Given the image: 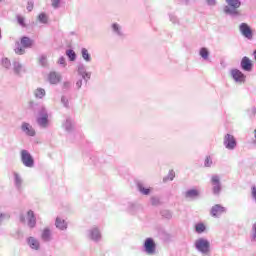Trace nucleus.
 <instances>
[{"mask_svg":"<svg viewBox=\"0 0 256 256\" xmlns=\"http://www.w3.org/2000/svg\"><path fill=\"white\" fill-rule=\"evenodd\" d=\"M16 45L17 47L15 48V53H17V55H23V53H25V49L33 47V40L24 36L21 38L20 43L17 42Z\"/></svg>","mask_w":256,"mask_h":256,"instance_id":"obj_1","label":"nucleus"},{"mask_svg":"<svg viewBox=\"0 0 256 256\" xmlns=\"http://www.w3.org/2000/svg\"><path fill=\"white\" fill-rule=\"evenodd\" d=\"M226 3L228 6H225L224 13H227L228 15H238L239 12L237 9L241 7V1L239 0H226Z\"/></svg>","mask_w":256,"mask_h":256,"instance_id":"obj_2","label":"nucleus"},{"mask_svg":"<svg viewBox=\"0 0 256 256\" xmlns=\"http://www.w3.org/2000/svg\"><path fill=\"white\" fill-rule=\"evenodd\" d=\"M21 161L25 167H33L35 161L33 160V156L27 150L21 151Z\"/></svg>","mask_w":256,"mask_h":256,"instance_id":"obj_3","label":"nucleus"},{"mask_svg":"<svg viewBox=\"0 0 256 256\" xmlns=\"http://www.w3.org/2000/svg\"><path fill=\"white\" fill-rule=\"evenodd\" d=\"M195 245H196V249H198V251H201V253H209V247H210L209 241L203 238H200L196 241Z\"/></svg>","mask_w":256,"mask_h":256,"instance_id":"obj_4","label":"nucleus"},{"mask_svg":"<svg viewBox=\"0 0 256 256\" xmlns=\"http://www.w3.org/2000/svg\"><path fill=\"white\" fill-rule=\"evenodd\" d=\"M211 184L213 187V194L219 195V193H221V180H220L219 176H217V175L212 176Z\"/></svg>","mask_w":256,"mask_h":256,"instance_id":"obj_5","label":"nucleus"},{"mask_svg":"<svg viewBox=\"0 0 256 256\" xmlns=\"http://www.w3.org/2000/svg\"><path fill=\"white\" fill-rule=\"evenodd\" d=\"M224 145L226 149H235L237 147V141H235V137L231 134H226L224 137Z\"/></svg>","mask_w":256,"mask_h":256,"instance_id":"obj_6","label":"nucleus"},{"mask_svg":"<svg viewBox=\"0 0 256 256\" xmlns=\"http://www.w3.org/2000/svg\"><path fill=\"white\" fill-rule=\"evenodd\" d=\"M155 241L152 238H147L144 243V249L148 255L155 253Z\"/></svg>","mask_w":256,"mask_h":256,"instance_id":"obj_7","label":"nucleus"},{"mask_svg":"<svg viewBox=\"0 0 256 256\" xmlns=\"http://www.w3.org/2000/svg\"><path fill=\"white\" fill-rule=\"evenodd\" d=\"M231 76L236 83H245L246 76L241 72V70L233 69L231 70Z\"/></svg>","mask_w":256,"mask_h":256,"instance_id":"obj_8","label":"nucleus"},{"mask_svg":"<svg viewBox=\"0 0 256 256\" xmlns=\"http://www.w3.org/2000/svg\"><path fill=\"white\" fill-rule=\"evenodd\" d=\"M226 211L227 210L225 209V207L221 206L220 204H216L211 208L210 214L212 215V217H221V215H223V213H225Z\"/></svg>","mask_w":256,"mask_h":256,"instance_id":"obj_9","label":"nucleus"},{"mask_svg":"<svg viewBox=\"0 0 256 256\" xmlns=\"http://www.w3.org/2000/svg\"><path fill=\"white\" fill-rule=\"evenodd\" d=\"M240 32L247 39H253V31H251V27H249V25H247V23H242L240 25Z\"/></svg>","mask_w":256,"mask_h":256,"instance_id":"obj_10","label":"nucleus"},{"mask_svg":"<svg viewBox=\"0 0 256 256\" xmlns=\"http://www.w3.org/2000/svg\"><path fill=\"white\" fill-rule=\"evenodd\" d=\"M241 67L243 71H252L253 70V61L249 57L244 56L241 60Z\"/></svg>","mask_w":256,"mask_h":256,"instance_id":"obj_11","label":"nucleus"},{"mask_svg":"<svg viewBox=\"0 0 256 256\" xmlns=\"http://www.w3.org/2000/svg\"><path fill=\"white\" fill-rule=\"evenodd\" d=\"M27 219H28V227L33 229L37 225V219L35 218V213L33 210H29L27 212Z\"/></svg>","mask_w":256,"mask_h":256,"instance_id":"obj_12","label":"nucleus"},{"mask_svg":"<svg viewBox=\"0 0 256 256\" xmlns=\"http://www.w3.org/2000/svg\"><path fill=\"white\" fill-rule=\"evenodd\" d=\"M48 81L51 85H57V83L61 82V75L56 72H50L48 75Z\"/></svg>","mask_w":256,"mask_h":256,"instance_id":"obj_13","label":"nucleus"},{"mask_svg":"<svg viewBox=\"0 0 256 256\" xmlns=\"http://www.w3.org/2000/svg\"><path fill=\"white\" fill-rule=\"evenodd\" d=\"M22 131H24V133H26V135H29L30 137H34L35 135V130L31 125H29V123L22 124Z\"/></svg>","mask_w":256,"mask_h":256,"instance_id":"obj_14","label":"nucleus"},{"mask_svg":"<svg viewBox=\"0 0 256 256\" xmlns=\"http://www.w3.org/2000/svg\"><path fill=\"white\" fill-rule=\"evenodd\" d=\"M28 245L31 249H35V251H38L40 247L39 240L35 239V237L28 238Z\"/></svg>","mask_w":256,"mask_h":256,"instance_id":"obj_15","label":"nucleus"},{"mask_svg":"<svg viewBox=\"0 0 256 256\" xmlns=\"http://www.w3.org/2000/svg\"><path fill=\"white\" fill-rule=\"evenodd\" d=\"M55 225L57 229H61V231H64V229H67V222H65V220L61 219L60 217L56 218Z\"/></svg>","mask_w":256,"mask_h":256,"instance_id":"obj_16","label":"nucleus"},{"mask_svg":"<svg viewBox=\"0 0 256 256\" xmlns=\"http://www.w3.org/2000/svg\"><path fill=\"white\" fill-rule=\"evenodd\" d=\"M48 115L47 113H44L41 115V117L38 118V125H41V127H47V123H48Z\"/></svg>","mask_w":256,"mask_h":256,"instance_id":"obj_17","label":"nucleus"},{"mask_svg":"<svg viewBox=\"0 0 256 256\" xmlns=\"http://www.w3.org/2000/svg\"><path fill=\"white\" fill-rule=\"evenodd\" d=\"M41 238L43 241H50L51 240V230L49 228H44L42 230Z\"/></svg>","mask_w":256,"mask_h":256,"instance_id":"obj_18","label":"nucleus"},{"mask_svg":"<svg viewBox=\"0 0 256 256\" xmlns=\"http://www.w3.org/2000/svg\"><path fill=\"white\" fill-rule=\"evenodd\" d=\"M90 237L94 241L101 239V233H99V229H97V228L92 229L90 232Z\"/></svg>","mask_w":256,"mask_h":256,"instance_id":"obj_19","label":"nucleus"},{"mask_svg":"<svg viewBox=\"0 0 256 256\" xmlns=\"http://www.w3.org/2000/svg\"><path fill=\"white\" fill-rule=\"evenodd\" d=\"M185 195L188 199H193V197H197V195H199V192L195 189L188 190Z\"/></svg>","mask_w":256,"mask_h":256,"instance_id":"obj_20","label":"nucleus"},{"mask_svg":"<svg viewBox=\"0 0 256 256\" xmlns=\"http://www.w3.org/2000/svg\"><path fill=\"white\" fill-rule=\"evenodd\" d=\"M200 56L202 59H209V50H207V48H201Z\"/></svg>","mask_w":256,"mask_h":256,"instance_id":"obj_21","label":"nucleus"},{"mask_svg":"<svg viewBox=\"0 0 256 256\" xmlns=\"http://www.w3.org/2000/svg\"><path fill=\"white\" fill-rule=\"evenodd\" d=\"M44 95H45V89H43V88H38L35 91V96L38 97V99H43Z\"/></svg>","mask_w":256,"mask_h":256,"instance_id":"obj_22","label":"nucleus"},{"mask_svg":"<svg viewBox=\"0 0 256 256\" xmlns=\"http://www.w3.org/2000/svg\"><path fill=\"white\" fill-rule=\"evenodd\" d=\"M195 229H196V232L203 233L205 231L206 227H205V224L198 223L195 225Z\"/></svg>","mask_w":256,"mask_h":256,"instance_id":"obj_23","label":"nucleus"},{"mask_svg":"<svg viewBox=\"0 0 256 256\" xmlns=\"http://www.w3.org/2000/svg\"><path fill=\"white\" fill-rule=\"evenodd\" d=\"M138 189L140 193H143V195H149V193H151V190L149 188L143 187V185H139Z\"/></svg>","mask_w":256,"mask_h":256,"instance_id":"obj_24","label":"nucleus"},{"mask_svg":"<svg viewBox=\"0 0 256 256\" xmlns=\"http://www.w3.org/2000/svg\"><path fill=\"white\" fill-rule=\"evenodd\" d=\"M82 57L85 61H91V56L89 55V51L87 49H82Z\"/></svg>","mask_w":256,"mask_h":256,"instance_id":"obj_25","label":"nucleus"},{"mask_svg":"<svg viewBox=\"0 0 256 256\" xmlns=\"http://www.w3.org/2000/svg\"><path fill=\"white\" fill-rule=\"evenodd\" d=\"M14 71L17 75H19V73H21V71H23V67L21 66V64L19 63H14Z\"/></svg>","mask_w":256,"mask_h":256,"instance_id":"obj_26","label":"nucleus"},{"mask_svg":"<svg viewBox=\"0 0 256 256\" xmlns=\"http://www.w3.org/2000/svg\"><path fill=\"white\" fill-rule=\"evenodd\" d=\"M66 54H67V56L69 57L70 61H75V57H76L75 51H73V50H68V51L66 52Z\"/></svg>","mask_w":256,"mask_h":256,"instance_id":"obj_27","label":"nucleus"},{"mask_svg":"<svg viewBox=\"0 0 256 256\" xmlns=\"http://www.w3.org/2000/svg\"><path fill=\"white\" fill-rule=\"evenodd\" d=\"M2 65L3 67H5L6 69H9L11 67V61L7 58H4L2 60Z\"/></svg>","mask_w":256,"mask_h":256,"instance_id":"obj_28","label":"nucleus"},{"mask_svg":"<svg viewBox=\"0 0 256 256\" xmlns=\"http://www.w3.org/2000/svg\"><path fill=\"white\" fill-rule=\"evenodd\" d=\"M39 63L42 65V67H45V65H47V56H41L39 58Z\"/></svg>","mask_w":256,"mask_h":256,"instance_id":"obj_29","label":"nucleus"},{"mask_svg":"<svg viewBox=\"0 0 256 256\" xmlns=\"http://www.w3.org/2000/svg\"><path fill=\"white\" fill-rule=\"evenodd\" d=\"M17 21L19 23V25H21L22 27H25V18L23 16H17Z\"/></svg>","mask_w":256,"mask_h":256,"instance_id":"obj_30","label":"nucleus"},{"mask_svg":"<svg viewBox=\"0 0 256 256\" xmlns=\"http://www.w3.org/2000/svg\"><path fill=\"white\" fill-rule=\"evenodd\" d=\"M38 19H39V21H40L41 23H47V15H45V14H40V15L38 16Z\"/></svg>","mask_w":256,"mask_h":256,"instance_id":"obj_31","label":"nucleus"},{"mask_svg":"<svg viewBox=\"0 0 256 256\" xmlns=\"http://www.w3.org/2000/svg\"><path fill=\"white\" fill-rule=\"evenodd\" d=\"M213 165V160H211V157H206L205 159V167H211Z\"/></svg>","mask_w":256,"mask_h":256,"instance_id":"obj_32","label":"nucleus"},{"mask_svg":"<svg viewBox=\"0 0 256 256\" xmlns=\"http://www.w3.org/2000/svg\"><path fill=\"white\" fill-rule=\"evenodd\" d=\"M15 183L17 187H21L22 180L21 177L18 176V174H15Z\"/></svg>","mask_w":256,"mask_h":256,"instance_id":"obj_33","label":"nucleus"},{"mask_svg":"<svg viewBox=\"0 0 256 256\" xmlns=\"http://www.w3.org/2000/svg\"><path fill=\"white\" fill-rule=\"evenodd\" d=\"M152 205H161V200H159V198H152Z\"/></svg>","mask_w":256,"mask_h":256,"instance_id":"obj_34","label":"nucleus"},{"mask_svg":"<svg viewBox=\"0 0 256 256\" xmlns=\"http://www.w3.org/2000/svg\"><path fill=\"white\" fill-rule=\"evenodd\" d=\"M61 0H52V7H54L55 9H57V7H59V2Z\"/></svg>","mask_w":256,"mask_h":256,"instance_id":"obj_35","label":"nucleus"},{"mask_svg":"<svg viewBox=\"0 0 256 256\" xmlns=\"http://www.w3.org/2000/svg\"><path fill=\"white\" fill-rule=\"evenodd\" d=\"M33 7H34V5H33V2H28V4H27V10L29 11V12H31V11H33Z\"/></svg>","mask_w":256,"mask_h":256,"instance_id":"obj_36","label":"nucleus"},{"mask_svg":"<svg viewBox=\"0 0 256 256\" xmlns=\"http://www.w3.org/2000/svg\"><path fill=\"white\" fill-rule=\"evenodd\" d=\"M61 101H62V103H64L65 107L69 106V100H67V98L62 97Z\"/></svg>","mask_w":256,"mask_h":256,"instance_id":"obj_37","label":"nucleus"},{"mask_svg":"<svg viewBox=\"0 0 256 256\" xmlns=\"http://www.w3.org/2000/svg\"><path fill=\"white\" fill-rule=\"evenodd\" d=\"M112 29H113L116 33H120V32H119V25H118V24H113V25H112Z\"/></svg>","mask_w":256,"mask_h":256,"instance_id":"obj_38","label":"nucleus"},{"mask_svg":"<svg viewBox=\"0 0 256 256\" xmlns=\"http://www.w3.org/2000/svg\"><path fill=\"white\" fill-rule=\"evenodd\" d=\"M252 197L256 201V187L255 186L252 187Z\"/></svg>","mask_w":256,"mask_h":256,"instance_id":"obj_39","label":"nucleus"},{"mask_svg":"<svg viewBox=\"0 0 256 256\" xmlns=\"http://www.w3.org/2000/svg\"><path fill=\"white\" fill-rule=\"evenodd\" d=\"M208 5H215V0H206Z\"/></svg>","mask_w":256,"mask_h":256,"instance_id":"obj_40","label":"nucleus"},{"mask_svg":"<svg viewBox=\"0 0 256 256\" xmlns=\"http://www.w3.org/2000/svg\"><path fill=\"white\" fill-rule=\"evenodd\" d=\"M78 89H81V86L83 85V82L80 80L76 83Z\"/></svg>","mask_w":256,"mask_h":256,"instance_id":"obj_41","label":"nucleus"},{"mask_svg":"<svg viewBox=\"0 0 256 256\" xmlns=\"http://www.w3.org/2000/svg\"><path fill=\"white\" fill-rule=\"evenodd\" d=\"M59 63L60 65H65V58H60Z\"/></svg>","mask_w":256,"mask_h":256,"instance_id":"obj_42","label":"nucleus"},{"mask_svg":"<svg viewBox=\"0 0 256 256\" xmlns=\"http://www.w3.org/2000/svg\"><path fill=\"white\" fill-rule=\"evenodd\" d=\"M21 223H25V216H20Z\"/></svg>","mask_w":256,"mask_h":256,"instance_id":"obj_43","label":"nucleus"},{"mask_svg":"<svg viewBox=\"0 0 256 256\" xmlns=\"http://www.w3.org/2000/svg\"><path fill=\"white\" fill-rule=\"evenodd\" d=\"M87 77V78H86ZM86 77L83 76L84 79H90L91 75L90 74H86Z\"/></svg>","mask_w":256,"mask_h":256,"instance_id":"obj_44","label":"nucleus"},{"mask_svg":"<svg viewBox=\"0 0 256 256\" xmlns=\"http://www.w3.org/2000/svg\"><path fill=\"white\" fill-rule=\"evenodd\" d=\"M254 60L256 61V50L254 51Z\"/></svg>","mask_w":256,"mask_h":256,"instance_id":"obj_45","label":"nucleus"},{"mask_svg":"<svg viewBox=\"0 0 256 256\" xmlns=\"http://www.w3.org/2000/svg\"><path fill=\"white\" fill-rule=\"evenodd\" d=\"M254 137H255V139H256V130H254Z\"/></svg>","mask_w":256,"mask_h":256,"instance_id":"obj_46","label":"nucleus"},{"mask_svg":"<svg viewBox=\"0 0 256 256\" xmlns=\"http://www.w3.org/2000/svg\"><path fill=\"white\" fill-rule=\"evenodd\" d=\"M0 39H1V29H0Z\"/></svg>","mask_w":256,"mask_h":256,"instance_id":"obj_47","label":"nucleus"}]
</instances>
